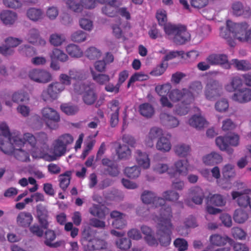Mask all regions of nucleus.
Returning <instances> with one entry per match:
<instances>
[{
  "label": "nucleus",
  "instance_id": "1",
  "mask_svg": "<svg viewBox=\"0 0 251 251\" xmlns=\"http://www.w3.org/2000/svg\"><path fill=\"white\" fill-rule=\"evenodd\" d=\"M165 213L163 211V216H156L157 223V230L156 234L160 244L163 247L169 246L171 242V235L173 225L171 223V218H172V212L171 207H168L164 209Z\"/></svg>",
  "mask_w": 251,
  "mask_h": 251
},
{
  "label": "nucleus",
  "instance_id": "2",
  "mask_svg": "<svg viewBox=\"0 0 251 251\" xmlns=\"http://www.w3.org/2000/svg\"><path fill=\"white\" fill-rule=\"evenodd\" d=\"M226 26L238 40L251 44V28L248 29L249 25L247 23H234L228 20Z\"/></svg>",
  "mask_w": 251,
  "mask_h": 251
},
{
  "label": "nucleus",
  "instance_id": "3",
  "mask_svg": "<svg viewBox=\"0 0 251 251\" xmlns=\"http://www.w3.org/2000/svg\"><path fill=\"white\" fill-rule=\"evenodd\" d=\"M83 91L81 93L82 100L87 105H92L95 103L96 108L100 107L104 102V98L100 97L98 99V94L94 85L92 84H82Z\"/></svg>",
  "mask_w": 251,
  "mask_h": 251
},
{
  "label": "nucleus",
  "instance_id": "4",
  "mask_svg": "<svg viewBox=\"0 0 251 251\" xmlns=\"http://www.w3.org/2000/svg\"><path fill=\"white\" fill-rule=\"evenodd\" d=\"M141 199L144 203L146 204H152V206L155 208L160 207V214L158 216H161V215L163 216V213L162 212L164 211V209L168 207H171L169 205L165 204V200L161 197H156L155 194L150 191H144L141 195Z\"/></svg>",
  "mask_w": 251,
  "mask_h": 251
},
{
  "label": "nucleus",
  "instance_id": "5",
  "mask_svg": "<svg viewBox=\"0 0 251 251\" xmlns=\"http://www.w3.org/2000/svg\"><path fill=\"white\" fill-rule=\"evenodd\" d=\"M222 85L216 79H209L206 84L204 93L205 98L209 100H215L222 94Z\"/></svg>",
  "mask_w": 251,
  "mask_h": 251
},
{
  "label": "nucleus",
  "instance_id": "6",
  "mask_svg": "<svg viewBox=\"0 0 251 251\" xmlns=\"http://www.w3.org/2000/svg\"><path fill=\"white\" fill-rule=\"evenodd\" d=\"M43 120L47 126L52 129H56L60 121V116L56 110L49 107L43 108L41 111Z\"/></svg>",
  "mask_w": 251,
  "mask_h": 251
},
{
  "label": "nucleus",
  "instance_id": "7",
  "mask_svg": "<svg viewBox=\"0 0 251 251\" xmlns=\"http://www.w3.org/2000/svg\"><path fill=\"white\" fill-rule=\"evenodd\" d=\"M65 90V87L59 82L55 81L50 84L41 94L42 99L45 101L51 99L56 100L60 94Z\"/></svg>",
  "mask_w": 251,
  "mask_h": 251
},
{
  "label": "nucleus",
  "instance_id": "8",
  "mask_svg": "<svg viewBox=\"0 0 251 251\" xmlns=\"http://www.w3.org/2000/svg\"><path fill=\"white\" fill-rule=\"evenodd\" d=\"M169 97L173 101H180L186 104H191L194 100V97L192 93L186 88L182 90H172L169 94Z\"/></svg>",
  "mask_w": 251,
  "mask_h": 251
},
{
  "label": "nucleus",
  "instance_id": "9",
  "mask_svg": "<svg viewBox=\"0 0 251 251\" xmlns=\"http://www.w3.org/2000/svg\"><path fill=\"white\" fill-rule=\"evenodd\" d=\"M206 61L212 66L219 65L226 69L231 68L228 57L225 54H211L207 57Z\"/></svg>",
  "mask_w": 251,
  "mask_h": 251
},
{
  "label": "nucleus",
  "instance_id": "10",
  "mask_svg": "<svg viewBox=\"0 0 251 251\" xmlns=\"http://www.w3.org/2000/svg\"><path fill=\"white\" fill-rule=\"evenodd\" d=\"M29 78L35 82L47 83L52 79V76L49 72L42 69H32L29 72Z\"/></svg>",
  "mask_w": 251,
  "mask_h": 251
},
{
  "label": "nucleus",
  "instance_id": "11",
  "mask_svg": "<svg viewBox=\"0 0 251 251\" xmlns=\"http://www.w3.org/2000/svg\"><path fill=\"white\" fill-rule=\"evenodd\" d=\"M110 115V123L112 127H115L119 123V116L120 109V102L117 100L110 101L107 105Z\"/></svg>",
  "mask_w": 251,
  "mask_h": 251
},
{
  "label": "nucleus",
  "instance_id": "12",
  "mask_svg": "<svg viewBox=\"0 0 251 251\" xmlns=\"http://www.w3.org/2000/svg\"><path fill=\"white\" fill-rule=\"evenodd\" d=\"M232 100L239 103H246L251 101V89L243 87L237 90L232 96Z\"/></svg>",
  "mask_w": 251,
  "mask_h": 251
},
{
  "label": "nucleus",
  "instance_id": "13",
  "mask_svg": "<svg viewBox=\"0 0 251 251\" xmlns=\"http://www.w3.org/2000/svg\"><path fill=\"white\" fill-rule=\"evenodd\" d=\"M175 170L169 171L168 174L171 177H175L177 175H186L188 170V162L187 160H179L175 163Z\"/></svg>",
  "mask_w": 251,
  "mask_h": 251
},
{
  "label": "nucleus",
  "instance_id": "14",
  "mask_svg": "<svg viewBox=\"0 0 251 251\" xmlns=\"http://www.w3.org/2000/svg\"><path fill=\"white\" fill-rule=\"evenodd\" d=\"M177 31L173 38L175 43L177 45H182L190 40V34L187 31L186 26H180Z\"/></svg>",
  "mask_w": 251,
  "mask_h": 251
},
{
  "label": "nucleus",
  "instance_id": "15",
  "mask_svg": "<svg viewBox=\"0 0 251 251\" xmlns=\"http://www.w3.org/2000/svg\"><path fill=\"white\" fill-rule=\"evenodd\" d=\"M36 211L39 223L41 226L44 229H47L49 226V223L47 220L48 217L47 209L42 204H39L37 206Z\"/></svg>",
  "mask_w": 251,
  "mask_h": 251
},
{
  "label": "nucleus",
  "instance_id": "16",
  "mask_svg": "<svg viewBox=\"0 0 251 251\" xmlns=\"http://www.w3.org/2000/svg\"><path fill=\"white\" fill-rule=\"evenodd\" d=\"M32 221V216L29 212H21L17 217L18 225L23 227H29Z\"/></svg>",
  "mask_w": 251,
  "mask_h": 251
},
{
  "label": "nucleus",
  "instance_id": "17",
  "mask_svg": "<svg viewBox=\"0 0 251 251\" xmlns=\"http://www.w3.org/2000/svg\"><path fill=\"white\" fill-rule=\"evenodd\" d=\"M45 240L44 241V244L46 246L50 248H57L61 245L62 243L61 241L52 243L56 237V234L53 230L50 229L47 230L45 232Z\"/></svg>",
  "mask_w": 251,
  "mask_h": 251
},
{
  "label": "nucleus",
  "instance_id": "18",
  "mask_svg": "<svg viewBox=\"0 0 251 251\" xmlns=\"http://www.w3.org/2000/svg\"><path fill=\"white\" fill-rule=\"evenodd\" d=\"M190 194L192 197V201L196 204H201L204 198V194L202 189L195 186L190 190Z\"/></svg>",
  "mask_w": 251,
  "mask_h": 251
},
{
  "label": "nucleus",
  "instance_id": "19",
  "mask_svg": "<svg viewBox=\"0 0 251 251\" xmlns=\"http://www.w3.org/2000/svg\"><path fill=\"white\" fill-rule=\"evenodd\" d=\"M163 135V130L158 127H153L151 129L148 134V140L146 141L145 144L149 147H152L153 140Z\"/></svg>",
  "mask_w": 251,
  "mask_h": 251
},
{
  "label": "nucleus",
  "instance_id": "20",
  "mask_svg": "<svg viewBox=\"0 0 251 251\" xmlns=\"http://www.w3.org/2000/svg\"><path fill=\"white\" fill-rule=\"evenodd\" d=\"M172 148L170 139L164 136L160 137L156 143V148L157 150L162 152H169Z\"/></svg>",
  "mask_w": 251,
  "mask_h": 251
},
{
  "label": "nucleus",
  "instance_id": "21",
  "mask_svg": "<svg viewBox=\"0 0 251 251\" xmlns=\"http://www.w3.org/2000/svg\"><path fill=\"white\" fill-rule=\"evenodd\" d=\"M202 160L206 165H214L222 162L223 157L219 153L213 151L204 156Z\"/></svg>",
  "mask_w": 251,
  "mask_h": 251
},
{
  "label": "nucleus",
  "instance_id": "22",
  "mask_svg": "<svg viewBox=\"0 0 251 251\" xmlns=\"http://www.w3.org/2000/svg\"><path fill=\"white\" fill-rule=\"evenodd\" d=\"M107 208L99 204H93L89 209L90 214L100 219H104L106 216V212Z\"/></svg>",
  "mask_w": 251,
  "mask_h": 251
},
{
  "label": "nucleus",
  "instance_id": "23",
  "mask_svg": "<svg viewBox=\"0 0 251 251\" xmlns=\"http://www.w3.org/2000/svg\"><path fill=\"white\" fill-rule=\"evenodd\" d=\"M135 157L138 164L144 169L149 168L150 166V160L149 155L145 152L137 150L135 152Z\"/></svg>",
  "mask_w": 251,
  "mask_h": 251
},
{
  "label": "nucleus",
  "instance_id": "24",
  "mask_svg": "<svg viewBox=\"0 0 251 251\" xmlns=\"http://www.w3.org/2000/svg\"><path fill=\"white\" fill-rule=\"evenodd\" d=\"M160 118L162 123L168 128L176 127L179 124L176 118L165 113L160 114Z\"/></svg>",
  "mask_w": 251,
  "mask_h": 251
},
{
  "label": "nucleus",
  "instance_id": "25",
  "mask_svg": "<svg viewBox=\"0 0 251 251\" xmlns=\"http://www.w3.org/2000/svg\"><path fill=\"white\" fill-rule=\"evenodd\" d=\"M231 196L233 199H237V203L240 206L246 207L250 203V201L251 198L246 194H243L237 191L232 192Z\"/></svg>",
  "mask_w": 251,
  "mask_h": 251
},
{
  "label": "nucleus",
  "instance_id": "26",
  "mask_svg": "<svg viewBox=\"0 0 251 251\" xmlns=\"http://www.w3.org/2000/svg\"><path fill=\"white\" fill-rule=\"evenodd\" d=\"M0 18L4 24L10 25L15 23L17 17L15 12L10 10H5L0 13Z\"/></svg>",
  "mask_w": 251,
  "mask_h": 251
},
{
  "label": "nucleus",
  "instance_id": "27",
  "mask_svg": "<svg viewBox=\"0 0 251 251\" xmlns=\"http://www.w3.org/2000/svg\"><path fill=\"white\" fill-rule=\"evenodd\" d=\"M28 41L33 44L45 45L46 42L39 37V33L38 30L33 28L29 30L27 36Z\"/></svg>",
  "mask_w": 251,
  "mask_h": 251
},
{
  "label": "nucleus",
  "instance_id": "28",
  "mask_svg": "<svg viewBox=\"0 0 251 251\" xmlns=\"http://www.w3.org/2000/svg\"><path fill=\"white\" fill-rule=\"evenodd\" d=\"M243 85V80L239 76H234L232 78L230 83L226 86V89L229 92L234 91L241 89Z\"/></svg>",
  "mask_w": 251,
  "mask_h": 251
},
{
  "label": "nucleus",
  "instance_id": "29",
  "mask_svg": "<svg viewBox=\"0 0 251 251\" xmlns=\"http://www.w3.org/2000/svg\"><path fill=\"white\" fill-rule=\"evenodd\" d=\"M191 151L190 146L185 144H179L174 147L175 153L179 157H183L187 156Z\"/></svg>",
  "mask_w": 251,
  "mask_h": 251
},
{
  "label": "nucleus",
  "instance_id": "30",
  "mask_svg": "<svg viewBox=\"0 0 251 251\" xmlns=\"http://www.w3.org/2000/svg\"><path fill=\"white\" fill-rule=\"evenodd\" d=\"M116 153L120 159H129L131 156V151L126 145L120 144L116 150Z\"/></svg>",
  "mask_w": 251,
  "mask_h": 251
},
{
  "label": "nucleus",
  "instance_id": "31",
  "mask_svg": "<svg viewBox=\"0 0 251 251\" xmlns=\"http://www.w3.org/2000/svg\"><path fill=\"white\" fill-rule=\"evenodd\" d=\"M71 175L72 172L70 171L59 175V186L63 191H65L70 184Z\"/></svg>",
  "mask_w": 251,
  "mask_h": 251
},
{
  "label": "nucleus",
  "instance_id": "32",
  "mask_svg": "<svg viewBox=\"0 0 251 251\" xmlns=\"http://www.w3.org/2000/svg\"><path fill=\"white\" fill-rule=\"evenodd\" d=\"M207 203L208 205L221 206L225 204L226 201L222 195L214 194L207 198Z\"/></svg>",
  "mask_w": 251,
  "mask_h": 251
},
{
  "label": "nucleus",
  "instance_id": "33",
  "mask_svg": "<svg viewBox=\"0 0 251 251\" xmlns=\"http://www.w3.org/2000/svg\"><path fill=\"white\" fill-rule=\"evenodd\" d=\"M139 111L142 116L147 118L151 117L154 112L153 107L149 103L140 104L139 107Z\"/></svg>",
  "mask_w": 251,
  "mask_h": 251
},
{
  "label": "nucleus",
  "instance_id": "34",
  "mask_svg": "<svg viewBox=\"0 0 251 251\" xmlns=\"http://www.w3.org/2000/svg\"><path fill=\"white\" fill-rule=\"evenodd\" d=\"M107 243L103 240L95 239L89 242L88 247L90 250H99L107 248Z\"/></svg>",
  "mask_w": 251,
  "mask_h": 251
},
{
  "label": "nucleus",
  "instance_id": "35",
  "mask_svg": "<svg viewBox=\"0 0 251 251\" xmlns=\"http://www.w3.org/2000/svg\"><path fill=\"white\" fill-rule=\"evenodd\" d=\"M206 123L205 120L201 116L193 115L189 120V125L196 128L203 127Z\"/></svg>",
  "mask_w": 251,
  "mask_h": 251
},
{
  "label": "nucleus",
  "instance_id": "36",
  "mask_svg": "<svg viewBox=\"0 0 251 251\" xmlns=\"http://www.w3.org/2000/svg\"><path fill=\"white\" fill-rule=\"evenodd\" d=\"M231 62L238 70L246 71L251 69V64L248 61L233 59H232Z\"/></svg>",
  "mask_w": 251,
  "mask_h": 251
},
{
  "label": "nucleus",
  "instance_id": "37",
  "mask_svg": "<svg viewBox=\"0 0 251 251\" xmlns=\"http://www.w3.org/2000/svg\"><path fill=\"white\" fill-rule=\"evenodd\" d=\"M91 74L93 80L100 85L106 84L110 80V76L108 75L97 74L94 71H91Z\"/></svg>",
  "mask_w": 251,
  "mask_h": 251
},
{
  "label": "nucleus",
  "instance_id": "38",
  "mask_svg": "<svg viewBox=\"0 0 251 251\" xmlns=\"http://www.w3.org/2000/svg\"><path fill=\"white\" fill-rule=\"evenodd\" d=\"M12 100L14 102H27L29 100L28 94L23 91L15 92L12 96Z\"/></svg>",
  "mask_w": 251,
  "mask_h": 251
},
{
  "label": "nucleus",
  "instance_id": "39",
  "mask_svg": "<svg viewBox=\"0 0 251 251\" xmlns=\"http://www.w3.org/2000/svg\"><path fill=\"white\" fill-rule=\"evenodd\" d=\"M66 147L63 145L60 142L55 140L53 144L52 153L56 157H60L66 153Z\"/></svg>",
  "mask_w": 251,
  "mask_h": 251
},
{
  "label": "nucleus",
  "instance_id": "40",
  "mask_svg": "<svg viewBox=\"0 0 251 251\" xmlns=\"http://www.w3.org/2000/svg\"><path fill=\"white\" fill-rule=\"evenodd\" d=\"M67 53L73 57L78 58L83 55V51L80 48L75 44L69 45L66 48Z\"/></svg>",
  "mask_w": 251,
  "mask_h": 251
},
{
  "label": "nucleus",
  "instance_id": "41",
  "mask_svg": "<svg viewBox=\"0 0 251 251\" xmlns=\"http://www.w3.org/2000/svg\"><path fill=\"white\" fill-rule=\"evenodd\" d=\"M210 241L212 245L216 246H221L226 244L227 241H232L228 237H224L218 234L211 235Z\"/></svg>",
  "mask_w": 251,
  "mask_h": 251
},
{
  "label": "nucleus",
  "instance_id": "42",
  "mask_svg": "<svg viewBox=\"0 0 251 251\" xmlns=\"http://www.w3.org/2000/svg\"><path fill=\"white\" fill-rule=\"evenodd\" d=\"M13 155L18 160L22 162L29 161V153L22 149H15Z\"/></svg>",
  "mask_w": 251,
  "mask_h": 251
},
{
  "label": "nucleus",
  "instance_id": "43",
  "mask_svg": "<svg viewBox=\"0 0 251 251\" xmlns=\"http://www.w3.org/2000/svg\"><path fill=\"white\" fill-rule=\"evenodd\" d=\"M233 219L235 222L242 224L248 219V214L245 211L238 209L234 212Z\"/></svg>",
  "mask_w": 251,
  "mask_h": 251
},
{
  "label": "nucleus",
  "instance_id": "44",
  "mask_svg": "<svg viewBox=\"0 0 251 251\" xmlns=\"http://www.w3.org/2000/svg\"><path fill=\"white\" fill-rule=\"evenodd\" d=\"M148 75L142 73V72H138L135 73L133 75L131 76L130 77L128 83L127 85V87L129 88L131 84L136 81H142L144 80H146L149 79Z\"/></svg>",
  "mask_w": 251,
  "mask_h": 251
},
{
  "label": "nucleus",
  "instance_id": "45",
  "mask_svg": "<svg viewBox=\"0 0 251 251\" xmlns=\"http://www.w3.org/2000/svg\"><path fill=\"white\" fill-rule=\"evenodd\" d=\"M203 89L202 83L200 81H195L192 82L188 87V90L193 96L198 95L201 93Z\"/></svg>",
  "mask_w": 251,
  "mask_h": 251
},
{
  "label": "nucleus",
  "instance_id": "46",
  "mask_svg": "<svg viewBox=\"0 0 251 251\" xmlns=\"http://www.w3.org/2000/svg\"><path fill=\"white\" fill-rule=\"evenodd\" d=\"M26 14L31 20L37 21L42 18L43 12L40 9L31 8L27 10Z\"/></svg>",
  "mask_w": 251,
  "mask_h": 251
},
{
  "label": "nucleus",
  "instance_id": "47",
  "mask_svg": "<svg viewBox=\"0 0 251 251\" xmlns=\"http://www.w3.org/2000/svg\"><path fill=\"white\" fill-rule=\"evenodd\" d=\"M140 168L137 166L126 167L125 169V174L126 176L132 179L138 177L140 174Z\"/></svg>",
  "mask_w": 251,
  "mask_h": 251
},
{
  "label": "nucleus",
  "instance_id": "48",
  "mask_svg": "<svg viewBox=\"0 0 251 251\" xmlns=\"http://www.w3.org/2000/svg\"><path fill=\"white\" fill-rule=\"evenodd\" d=\"M52 60H58L61 62H65L68 60V55L65 53L62 50L55 48L53 50L52 53L50 55Z\"/></svg>",
  "mask_w": 251,
  "mask_h": 251
},
{
  "label": "nucleus",
  "instance_id": "49",
  "mask_svg": "<svg viewBox=\"0 0 251 251\" xmlns=\"http://www.w3.org/2000/svg\"><path fill=\"white\" fill-rule=\"evenodd\" d=\"M61 110L68 115H75L78 111V107L76 105L69 103H63L60 106Z\"/></svg>",
  "mask_w": 251,
  "mask_h": 251
},
{
  "label": "nucleus",
  "instance_id": "50",
  "mask_svg": "<svg viewBox=\"0 0 251 251\" xmlns=\"http://www.w3.org/2000/svg\"><path fill=\"white\" fill-rule=\"evenodd\" d=\"M85 54L87 58L90 60H96L99 58L101 52L100 50L95 47H91L88 48L85 51Z\"/></svg>",
  "mask_w": 251,
  "mask_h": 251
},
{
  "label": "nucleus",
  "instance_id": "51",
  "mask_svg": "<svg viewBox=\"0 0 251 251\" xmlns=\"http://www.w3.org/2000/svg\"><path fill=\"white\" fill-rule=\"evenodd\" d=\"M67 7L75 12L79 13L82 11L81 4L76 0H65Z\"/></svg>",
  "mask_w": 251,
  "mask_h": 251
},
{
  "label": "nucleus",
  "instance_id": "52",
  "mask_svg": "<svg viewBox=\"0 0 251 251\" xmlns=\"http://www.w3.org/2000/svg\"><path fill=\"white\" fill-rule=\"evenodd\" d=\"M8 140L5 143L2 142L0 143V150L5 154L13 155L15 149H14L11 144V138H9Z\"/></svg>",
  "mask_w": 251,
  "mask_h": 251
},
{
  "label": "nucleus",
  "instance_id": "53",
  "mask_svg": "<svg viewBox=\"0 0 251 251\" xmlns=\"http://www.w3.org/2000/svg\"><path fill=\"white\" fill-rule=\"evenodd\" d=\"M183 25H172L170 24H166L164 26V29L166 34L169 36H175L176 33L178 32V30H179L180 26H182Z\"/></svg>",
  "mask_w": 251,
  "mask_h": 251
},
{
  "label": "nucleus",
  "instance_id": "54",
  "mask_svg": "<svg viewBox=\"0 0 251 251\" xmlns=\"http://www.w3.org/2000/svg\"><path fill=\"white\" fill-rule=\"evenodd\" d=\"M190 104L181 102L176 107L175 113L180 116L186 115L190 109Z\"/></svg>",
  "mask_w": 251,
  "mask_h": 251
},
{
  "label": "nucleus",
  "instance_id": "55",
  "mask_svg": "<svg viewBox=\"0 0 251 251\" xmlns=\"http://www.w3.org/2000/svg\"><path fill=\"white\" fill-rule=\"evenodd\" d=\"M116 244L118 248L123 251L128 250L131 246L130 240L126 238L118 239L117 240Z\"/></svg>",
  "mask_w": 251,
  "mask_h": 251
},
{
  "label": "nucleus",
  "instance_id": "56",
  "mask_svg": "<svg viewBox=\"0 0 251 251\" xmlns=\"http://www.w3.org/2000/svg\"><path fill=\"white\" fill-rule=\"evenodd\" d=\"M216 145L221 151L227 150L228 148V136H219L216 139Z\"/></svg>",
  "mask_w": 251,
  "mask_h": 251
},
{
  "label": "nucleus",
  "instance_id": "57",
  "mask_svg": "<svg viewBox=\"0 0 251 251\" xmlns=\"http://www.w3.org/2000/svg\"><path fill=\"white\" fill-rule=\"evenodd\" d=\"M156 18L160 25L164 26L167 24V17L165 10L163 9L157 10L156 13Z\"/></svg>",
  "mask_w": 251,
  "mask_h": 251
},
{
  "label": "nucleus",
  "instance_id": "58",
  "mask_svg": "<svg viewBox=\"0 0 251 251\" xmlns=\"http://www.w3.org/2000/svg\"><path fill=\"white\" fill-rule=\"evenodd\" d=\"M164 199L165 201H175L179 198V194L178 193L173 190L166 191L162 194Z\"/></svg>",
  "mask_w": 251,
  "mask_h": 251
},
{
  "label": "nucleus",
  "instance_id": "59",
  "mask_svg": "<svg viewBox=\"0 0 251 251\" xmlns=\"http://www.w3.org/2000/svg\"><path fill=\"white\" fill-rule=\"evenodd\" d=\"M175 247L178 251H185L188 249V243L186 240L183 238H176L174 242Z\"/></svg>",
  "mask_w": 251,
  "mask_h": 251
},
{
  "label": "nucleus",
  "instance_id": "60",
  "mask_svg": "<svg viewBox=\"0 0 251 251\" xmlns=\"http://www.w3.org/2000/svg\"><path fill=\"white\" fill-rule=\"evenodd\" d=\"M114 4H107L102 8V12L105 15L109 17H114L117 13L118 9L114 6Z\"/></svg>",
  "mask_w": 251,
  "mask_h": 251
},
{
  "label": "nucleus",
  "instance_id": "61",
  "mask_svg": "<svg viewBox=\"0 0 251 251\" xmlns=\"http://www.w3.org/2000/svg\"><path fill=\"white\" fill-rule=\"evenodd\" d=\"M172 85L170 83H166L156 87L155 90L158 94L161 96H166L171 92Z\"/></svg>",
  "mask_w": 251,
  "mask_h": 251
},
{
  "label": "nucleus",
  "instance_id": "62",
  "mask_svg": "<svg viewBox=\"0 0 251 251\" xmlns=\"http://www.w3.org/2000/svg\"><path fill=\"white\" fill-rule=\"evenodd\" d=\"M86 33L81 30H78L74 32L71 36V39L75 42H82L86 39Z\"/></svg>",
  "mask_w": 251,
  "mask_h": 251
},
{
  "label": "nucleus",
  "instance_id": "63",
  "mask_svg": "<svg viewBox=\"0 0 251 251\" xmlns=\"http://www.w3.org/2000/svg\"><path fill=\"white\" fill-rule=\"evenodd\" d=\"M222 173L226 179H228L232 177L234 175V166L230 164H227L224 167Z\"/></svg>",
  "mask_w": 251,
  "mask_h": 251
},
{
  "label": "nucleus",
  "instance_id": "64",
  "mask_svg": "<svg viewBox=\"0 0 251 251\" xmlns=\"http://www.w3.org/2000/svg\"><path fill=\"white\" fill-rule=\"evenodd\" d=\"M64 40V37L62 35L58 34H53L50 38V43L54 46L61 45Z\"/></svg>",
  "mask_w": 251,
  "mask_h": 251
}]
</instances>
